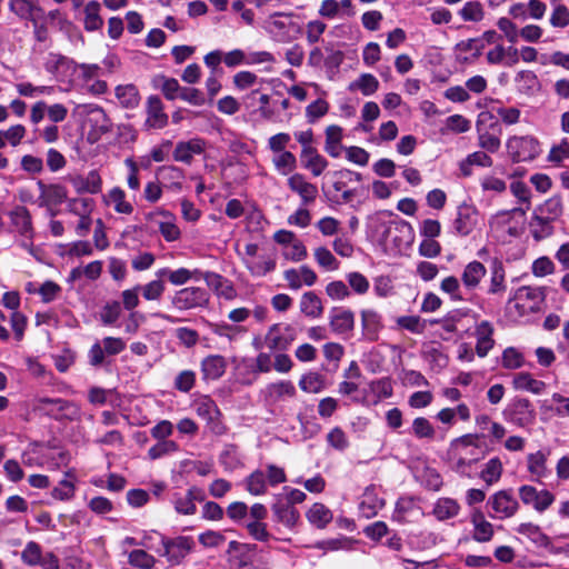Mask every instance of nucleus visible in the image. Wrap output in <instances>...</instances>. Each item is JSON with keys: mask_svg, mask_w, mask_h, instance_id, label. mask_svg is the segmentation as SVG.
Returning a JSON list of instances; mask_svg holds the SVG:
<instances>
[{"mask_svg": "<svg viewBox=\"0 0 569 569\" xmlns=\"http://www.w3.org/2000/svg\"><path fill=\"white\" fill-rule=\"evenodd\" d=\"M100 68L97 64H78L72 74L69 86L92 92L93 94H101L106 91L107 84L104 81L98 79Z\"/></svg>", "mask_w": 569, "mask_h": 569, "instance_id": "f257e3e1", "label": "nucleus"}, {"mask_svg": "<svg viewBox=\"0 0 569 569\" xmlns=\"http://www.w3.org/2000/svg\"><path fill=\"white\" fill-rule=\"evenodd\" d=\"M20 303L21 299L18 291H7L2 295L1 305L11 311L9 321L13 337L17 341H21L23 339L24 331L28 326L27 317L19 311Z\"/></svg>", "mask_w": 569, "mask_h": 569, "instance_id": "f03ea898", "label": "nucleus"}, {"mask_svg": "<svg viewBox=\"0 0 569 569\" xmlns=\"http://www.w3.org/2000/svg\"><path fill=\"white\" fill-rule=\"evenodd\" d=\"M76 61L61 53L49 52L43 60L44 70L58 82L69 84L76 70Z\"/></svg>", "mask_w": 569, "mask_h": 569, "instance_id": "7ed1b4c3", "label": "nucleus"}, {"mask_svg": "<svg viewBox=\"0 0 569 569\" xmlns=\"http://www.w3.org/2000/svg\"><path fill=\"white\" fill-rule=\"evenodd\" d=\"M507 150L515 162L532 160L540 152L538 140L531 136L509 138Z\"/></svg>", "mask_w": 569, "mask_h": 569, "instance_id": "20e7f679", "label": "nucleus"}, {"mask_svg": "<svg viewBox=\"0 0 569 569\" xmlns=\"http://www.w3.org/2000/svg\"><path fill=\"white\" fill-rule=\"evenodd\" d=\"M209 302L208 292L199 287H188L176 292L172 303L179 310L204 307Z\"/></svg>", "mask_w": 569, "mask_h": 569, "instance_id": "39448f33", "label": "nucleus"}, {"mask_svg": "<svg viewBox=\"0 0 569 569\" xmlns=\"http://www.w3.org/2000/svg\"><path fill=\"white\" fill-rule=\"evenodd\" d=\"M39 189V197L37 199V204L39 207H59L61 206L68 198L67 188L59 183H50L47 184L43 181L39 180L37 182Z\"/></svg>", "mask_w": 569, "mask_h": 569, "instance_id": "423d86ee", "label": "nucleus"}, {"mask_svg": "<svg viewBox=\"0 0 569 569\" xmlns=\"http://www.w3.org/2000/svg\"><path fill=\"white\" fill-rule=\"evenodd\" d=\"M519 497L525 505L532 506L538 512L547 510L555 501V496L548 490H537L532 486H521Z\"/></svg>", "mask_w": 569, "mask_h": 569, "instance_id": "0eeeda50", "label": "nucleus"}, {"mask_svg": "<svg viewBox=\"0 0 569 569\" xmlns=\"http://www.w3.org/2000/svg\"><path fill=\"white\" fill-rule=\"evenodd\" d=\"M488 505L491 506L499 519L511 518L519 509V502L510 490L496 492L489 498Z\"/></svg>", "mask_w": 569, "mask_h": 569, "instance_id": "6e6552de", "label": "nucleus"}, {"mask_svg": "<svg viewBox=\"0 0 569 569\" xmlns=\"http://www.w3.org/2000/svg\"><path fill=\"white\" fill-rule=\"evenodd\" d=\"M196 411L199 417L207 420L213 433L222 435L224 432L226 428L219 421L220 411L213 400L208 397L200 399L196 403Z\"/></svg>", "mask_w": 569, "mask_h": 569, "instance_id": "1a4fd4ad", "label": "nucleus"}, {"mask_svg": "<svg viewBox=\"0 0 569 569\" xmlns=\"http://www.w3.org/2000/svg\"><path fill=\"white\" fill-rule=\"evenodd\" d=\"M206 142L200 138H193L188 141H179L176 144L172 157L177 162L190 164L194 156H199L204 151Z\"/></svg>", "mask_w": 569, "mask_h": 569, "instance_id": "9d476101", "label": "nucleus"}, {"mask_svg": "<svg viewBox=\"0 0 569 569\" xmlns=\"http://www.w3.org/2000/svg\"><path fill=\"white\" fill-rule=\"evenodd\" d=\"M163 552L170 562H179L192 549L193 540L189 537H177L171 540L161 539Z\"/></svg>", "mask_w": 569, "mask_h": 569, "instance_id": "9b49d317", "label": "nucleus"}, {"mask_svg": "<svg viewBox=\"0 0 569 569\" xmlns=\"http://www.w3.org/2000/svg\"><path fill=\"white\" fill-rule=\"evenodd\" d=\"M204 491L198 487H191L184 495L177 493L173 499L174 509L181 515H194L197 511L196 501H203Z\"/></svg>", "mask_w": 569, "mask_h": 569, "instance_id": "f8f14e48", "label": "nucleus"}, {"mask_svg": "<svg viewBox=\"0 0 569 569\" xmlns=\"http://www.w3.org/2000/svg\"><path fill=\"white\" fill-rule=\"evenodd\" d=\"M68 180L78 193L94 194L101 190V178L96 170H91L87 174L69 176Z\"/></svg>", "mask_w": 569, "mask_h": 569, "instance_id": "ddd939ff", "label": "nucleus"}, {"mask_svg": "<svg viewBox=\"0 0 569 569\" xmlns=\"http://www.w3.org/2000/svg\"><path fill=\"white\" fill-rule=\"evenodd\" d=\"M329 326L337 335H347L353 330L355 313L349 309L333 308L329 317Z\"/></svg>", "mask_w": 569, "mask_h": 569, "instance_id": "4468645a", "label": "nucleus"}, {"mask_svg": "<svg viewBox=\"0 0 569 569\" xmlns=\"http://www.w3.org/2000/svg\"><path fill=\"white\" fill-rule=\"evenodd\" d=\"M478 211L473 206L462 203L458 207L455 230L460 236H468L477 224Z\"/></svg>", "mask_w": 569, "mask_h": 569, "instance_id": "2eb2a0df", "label": "nucleus"}, {"mask_svg": "<svg viewBox=\"0 0 569 569\" xmlns=\"http://www.w3.org/2000/svg\"><path fill=\"white\" fill-rule=\"evenodd\" d=\"M201 276L208 287L212 289L217 296L227 300H232L237 297V291L231 281L223 278L222 276L210 271L201 273Z\"/></svg>", "mask_w": 569, "mask_h": 569, "instance_id": "dca6fc26", "label": "nucleus"}, {"mask_svg": "<svg viewBox=\"0 0 569 569\" xmlns=\"http://www.w3.org/2000/svg\"><path fill=\"white\" fill-rule=\"evenodd\" d=\"M289 188L298 193L302 203L309 204L315 202L318 196V189L315 184L308 182L301 173H295L288 179Z\"/></svg>", "mask_w": 569, "mask_h": 569, "instance_id": "f3484780", "label": "nucleus"}, {"mask_svg": "<svg viewBox=\"0 0 569 569\" xmlns=\"http://www.w3.org/2000/svg\"><path fill=\"white\" fill-rule=\"evenodd\" d=\"M42 409L49 408L50 412H60L61 417L76 419L80 416V408L68 400L60 398H42L39 400Z\"/></svg>", "mask_w": 569, "mask_h": 569, "instance_id": "a211bd4d", "label": "nucleus"}, {"mask_svg": "<svg viewBox=\"0 0 569 569\" xmlns=\"http://www.w3.org/2000/svg\"><path fill=\"white\" fill-rule=\"evenodd\" d=\"M9 9L20 19L30 20L34 23L41 12L39 0H9Z\"/></svg>", "mask_w": 569, "mask_h": 569, "instance_id": "6ab92c4d", "label": "nucleus"}, {"mask_svg": "<svg viewBox=\"0 0 569 569\" xmlns=\"http://www.w3.org/2000/svg\"><path fill=\"white\" fill-rule=\"evenodd\" d=\"M146 123L153 129H162L168 123V116L163 111V104L156 96H151L148 99V117Z\"/></svg>", "mask_w": 569, "mask_h": 569, "instance_id": "aec40b11", "label": "nucleus"}, {"mask_svg": "<svg viewBox=\"0 0 569 569\" xmlns=\"http://www.w3.org/2000/svg\"><path fill=\"white\" fill-rule=\"evenodd\" d=\"M476 337H477V345H476V351L479 357H485L488 355L489 350L493 347V327L489 321H481L476 327Z\"/></svg>", "mask_w": 569, "mask_h": 569, "instance_id": "412c9836", "label": "nucleus"}, {"mask_svg": "<svg viewBox=\"0 0 569 569\" xmlns=\"http://www.w3.org/2000/svg\"><path fill=\"white\" fill-rule=\"evenodd\" d=\"M300 158L303 167L310 170L315 177L320 176L328 167V161L316 148H302Z\"/></svg>", "mask_w": 569, "mask_h": 569, "instance_id": "4be33fe9", "label": "nucleus"}, {"mask_svg": "<svg viewBox=\"0 0 569 569\" xmlns=\"http://www.w3.org/2000/svg\"><path fill=\"white\" fill-rule=\"evenodd\" d=\"M506 271L502 262L496 259L490 268V280L488 286V295L501 296L506 292Z\"/></svg>", "mask_w": 569, "mask_h": 569, "instance_id": "5701e85b", "label": "nucleus"}, {"mask_svg": "<svg viewBox=\"0 0 569 569\" xmlns=\"http://www.w3.org/2000/svg\"><path fill=\"white\" fill-rule=\"evenodd\" d=\"M256 545L240 543L238 541H230L227 553L228 561L232 569H242L247 566L246 553L253 551Z\"/></svg>", "mask_w": 569, "mask_h": 569, "instance_id": "b1692460", "label": "nucleus"}, {"mask_svg": "<svg viewBox=\"0 0 569 569\" xmlns=\"http://www.w3.org/2000/svg\"><path fill=\"white\" fill-rule=\"evenodd\" d=\"M487 269L479 261L469 262L461 274L462 283L468 289H475L479 286L482 278L486 276Z\"/></svg>", "mask_w": 569, "mask_h": 569, "instance_id": "393cba45", "label": "nucleus"}, {"mask_svg": "<svg viewBox=\"0 0 569 569\" xmlns=\"http://www.w3.org/2000/svg\"><path fill=\"white\" fill-rule=\"evenodd\" d=\"M9 217L19 233L29 237L32 232V221L29 210L23 206L13 208Z\"/></svg>", "mask_w": 569, "mask_h": 569, "instance_id": "a878e982", "label": "nucleus"}, {"mask_svg": "<svg viewBox=\"0 0 569 569\" xmlns=\"http://www.w3.org/2000/svg\"><path fill=\"white\" fill-rule=\"evenodd\" d=\"M471 522L473 525L472 538L478 542H487L491 540L493 536V526L486 520L481 511H476L471 516Z\"/></svg>", "mask_w": 569, "mask_h": 569, "instance_id": "bb28decb", "label": "nucleus"}, {"mask_svg": "<svg viewBox=\"0 0 569 569\" xmlns=\"http://www.w3.org/2000/svg\"><path fill=\"white\" fill-rule=\"evenodd\" d=\"M226 360L222 356H209L202 360L201 371L204 379L216 380L226 371Z\"/></svg>", "mask_w": 569, "mask_h": 569, "instance_id": "cd10ccee", "label": "nucleus"}, {"mask_svg": "<svg viewBox=\"0 0 569 569\" xmlns=\"http://www.w3.org/2000/svg\"><path fill=\"white\" fill-rule=\"evenodd\" d=\"M512 386L517 390H526L533 395H540L546 389V383L537 380L529 372H519L512 379Z\"/></svg>", "mask_w": 569, "mask_h": 569, "instance_id": "c85d7f7f", "label": "nucleus"}, {"mask_svg": "<svg viewBox=\"0 0 569 569\" xmlns=\"http://www.w3.org/2000/svg\"><path fill=\"white\" fill-rule=\"evenodd\" d=\"M551 220L545 216H541L537 212L533 213L530 220V231L535 240L540 241L545 238H548L553 232V227L551 224Z\"/></svg>", "mask_w": 569, "mask_h": 569, "instance_id": "c756f323", "label": "nucleus"}, {"mask_svg": "<svg viewBox=\"0 0 569 569\" xmlns=\"http://www.w3.org/2000/svg\"><path fill=\"white\" fill-rule=\"evenodd\" d=\"M460 511L459 503L451 498H439L435 503L432 513L439 521L456 517Z\"/></svg>", "mask_w": 569, "mask_h": 569, "instance_id": "7c9ffc66", "label": "nucleus"}, {"mask_svg": "<svg viewBox=\"0 0 569 569\" xmlns=\"http://www.w3.org/2000/svg\"><path fill=\"white\" fill-rule=\"evenodd\" d=\"M535 419V411L528 399H518L513 403L512 421L520 427L531 423Z\"/></svg>", "mask_w": 569, "mask_h": 569, "instance_id": "2f4dec72", "label": "nucleus"}, {"mask_svg": "<svg viewBox=\"0 0 569 569\" xmlns=\"http://www.w3.org/2000/svg\"><path fill=\"white\" fill-rule=\"evenodd\" d=\"M341 139H342L341 127L332 124L326 129L325 150L332 158H338L341 153V150H342Z\"/></svg>", "mask_w": 569, "mask_h": 569, "instance_id": "473e14b6", "label": "nucleus"}, {"mask_svg": "<svg viewBox=\"0 0 569 569\" xmlns=\"http://www.w3.org/2000/svg\"><path fill=\"white\" fill-rule=\"evenodd\" d=\"M79 109H81L83 112H86L89 118L88 122L94 123L96 126V133H102L106 132L109 128L108 119L104 113V111L96 106V104H83L79 106Z\"/></svg>", "mask_w": 569, "mask_h": 569, "instance_id": "72a5a7b5", "label": "nucleus"}, {"mask_svg": "<svg viewBox=\"0 0 569 569\" xmlns=\"http://www.w3.org/2000/svg\"><path fill=\"white\" fill-rule=\"evenodd\" d=\"M244 264L251 274L262 277L276 268V260L270 256H260L256 259H244Z\"/></svg>", "mask_w": 569, "mask_h": 569, "instance_id": "f704fd0d", "label": "nucleus"}, {"mask_svg": "<svg viewBox=\"0 0 569 569\" xmlns=\"http://www.w3.org/2000/svg\"><path fill=\"white\" fill-rule=\"evenodd\" d=\"M84 29L87 31H97L103 26V19L100 16V3L89 1L84 7Z\"/></svg>", "mask_w": 569, "mask_h": 569, "instance_id": "c9c22d12", "label": "nucleus"}, {"mask_svg": "<svg viewBox=\"0 0 569 569\" xmlns=\"http://www.w3.org/2000/svg\"><path fill=\"white\" fill-rule=\"evenodd\" d=\"M22 465L29 468L46 467L48 468V456L40 446H32L22 453Z\"/></svg>", "mask_w": 569, "mask_h": 569, "instance_id": "e433bc0d", "label": "nucleus"}, {"mask_svg": "<svg viewBox=\"0 0 569 569\" xmlns=\"http://www.w3.org/2000/svg\"><path fill=\"white\" fill-rule=\"evenodd\" d=\"M300 310L308 317L318 318L322 315L323 307L320 298L312 291L302 295Z\"/></svg>", "mask_w": 569, "mask_h": 569, "instance_id": "4c0bfd02", "label": "nucleus"}, {"mask_svg": "<svg viewBox=\"0 0 569 569\" xmlns=\"http://www.w3.org/2000/svg\"><path fill=\"white\" fill-rule=\"evenodd\" d=\"M535 212L547 217L551 221L557 220L563 212L562 200L559 196H552L542 204L538 206Z\"/></svg>", "mask_w": 569, "mask_h": 569, "instance_id": "58836bf2", "label": "nucleus"}, {"mask_svg": "<svg viewBox=\"0 0 569 569\" xmlns=\"http://www.w3.org/2000/svg\"><path fill=\"white\" fill-rule=\"evenodd\" d=\"M74 476L71 470L66 472V478L59 481L58 486L54 487L51 491V495L54 499L58 500H70L74 496L76 487H74Z\"/></svg>", "mask_w": 569, "mask_h": 569, "instance_id": "ea45409f", "label": "nucleus"}, {"mask_svg": "<svg viewBox=\"0 0 569 569\" xmlns=\"http://www.w3.org/2000/svg\"><path fill=\"white\" fill-rule=\"evenodd\" d=\"M379 88V81L371 73H362L357 80L352 81L349 91L360 90L363 96L373 94Z\"/></svg>", "mask_w": 569, "mask_h": 569, "instance_id": "a19ab883", "label": "nucleus"}, {"mask_svg": "<svg viewBox=\"0 0 569 569\" xmlns=\"http://www.w3.org/2000/svg\"><path fill=\"white\" fill-rule=\"evenodd\" d=\"M517 532L529 538L538 547H548L550 545L548 536H546L537 525L530 522L521 523L517 528Z\"/></svg>", "mask_w": 569, "mask_h": 569, "instance_id": "79ce46f5", "label": "nucleus"}, {"mask_svg": "<svg viewBox=\"0 0 569 569\" xmlns=\"http://www.w3.org/2000/svg\"><path fill=\"white\" fill-rule=\"evenodd\" d=\"M308 520L318 528H325L331 520V511L322 503H315L307 512Z\"/></svg>", "mask_w": 569, "mask_h": 569, "instance_id": "37998d69", "label": "nucleus"}, {"mask_svg": "<svg viewBox=\"0 0 569 569\" xmlns=\"http://www.w3.org/2000/svg\"><path fill=\"white\" fill-rule=\"evenodd\" d=\"M106 203L119 213H131L132 206L124 200V192L120 188L111 189L104 197Z\"/></svg>", "mask_w": 569, "mask_h": 569, "instance_id": "c03bdc74", "label": "nucleus"}, {"mask_svg": "<svg viewBox=\"0 0 569 569\" xmlns=\"http://www.w3.org/2000/svg\"><path fill=\"white\" fill-rule=\"evenodd\" d=\"M266 392L273 400H280L284 397L292 398L296 396V387L291 381H279L267 386Z\"/></svg>", "mask_w": 569, "mask_h": 569, "instance_id": "a18cd8bd", "label": "nucleus"}, {"mask_svg": "<svg viewBox=\"0 0 569 569\" xmlns=\"http://www.w3.org/2000/svg\"><path fill=\"white\" fill-rule=\"evenodd\" d=\"M515 299L531 301L532 302L531 308H535V307L538 308L539 305H541L546 299L545 289L523 286L517 290V292L515 295Z\"/></svg>", "mask_w": 569, "mask_h": 569, "instance_id": "49530a36", "label": "nucleus"}, {"mask_svg": "<svg viewBox=\"0 0 569 569\" xmlns=\"http://www.w3.org/2000/svg\"><path fill=\"white\" fill-rule=\"evenodd\" d=\"M458 13L466 22H479L485 18V9L476 0L466 2Z\"/></svg>", "mask_w": 569, "mask_h": 569, "instance_id": "de8ad7c7", "label": "nucleus"}, {"mask_svg": "<svg viewBox=\"0 0 569 569\" xmlns=\"http://www.w3.org/2000/svg\"><path fill=\"white\" fill-rule=\"evenodd\" d=\"M42 547L36 541H28L21 551V560L24 565L34 567L42 562Z\"/></svg>", "mask_w": 569, "mask_h": 569, "instance_id": "09e8293b", "label": "nucleus"}, {"mask_svg": "<svg viewBox=\"0 0 569 569\" xmlns=\"http://www.w3.org/2000/svg\"><path fill=\"white\" fill-rule=\"evenodd\" d=\"M273 512L278 520L288 527H292L299 519V512L290 503H277L273 506Z\"/></svg>", "mask_w": 569, "mask_h": 569, "instance_id": "8fccbe9b", "label": "nucleus"}, {"mask_svg": "<svg viewBox=\"0 0 569 569\" xmlns=\"http://www.w3.org/2000/svg\"><path fill=\"white\" fill-rule=\"evenodd\" d=\"M299 387L305 392L318 393L325 388V378L318 372H309L301 377Z\"/></svg>", "mask_w": 569, "mask_h": 569, "instance_id": "3c124183", "label": "nucleus"}, {"mask_svg": "<svg viewBox=\"0 0 569 569\" xmlns=\"http://www.w3.org/2000/svg\"><path fill=\"white\" fill-rule=\"evenodd\" d=\"M272 163L281 174L287 176L296 169L297 159L292 152L283 151L273 157Z\"/></svg>", "mask_w": 569, "mask_h": 569, "instance_id": "603ef678", "label": "nucleus"}, {"mask_svg": "<svg viewBox=\"0 0 569 569\" xmlns=\"http://www.w3.org/2000/svg\"><path fill=\"white\" fill-rule=\"evenodd\" d=\"M360 503V509L365 517L370 518L377 513V510L383 507V501L378 499L372 488H367Z\"/></svg>", "mask_w": 569, "mask_h": 569, "instance_id": "864d4df0", "label": "nucleus"}, {"mask_svg": "<svg viewBox=\"0 0 569 569\" xmlns=\"http://www.w3.org/2000/svg\"><path fill=\"white\" fill-rule=\"evenodd\" d=\"M201 274L198 270L190 271L186 268H180L174 271H169L168 269H161L158 272V277L168 276L170 282L176 286H180L189 281L191 278Z\"/></svg>", "mask_w": 569, "mask_h": 569, "instance_id": "5fc2aeb1", "label": "nucleus"}, {"mask_svg": "<svg viewBox=\"0 0 569 569\" xmlns=\"http://www.w3.org/2000/svg\"><path fill=\"white\" fill-rule=\"evenodd\" d=\"M502 473V463L499 458H492L487 463L480 473V478L487 483L492 485L497 482Z\"/></svg>", "mask_w": 569, "mask_h": 569, "instance_id": "6e6d98bb", "label": "nucleus"}, {"mask_svg": "<svg viewBox=\"0 0 569 569\" xmlns=\"http://www.w3.org/2000/svg\"><path fill=\"white\" fill-rule=\"evenodd\" d=\"M246 487L247 490L253 496L263 495L267 489L266 475L261 470L253 471L246 479Z\"/></svg>", "mask_w": 569, "mask_h": 569, "instance_id": "4d7b16f0", "label": "nucleus"}, {"mask_svg": "<svg viewBox=\"0 0 569 569\" xmlns=\"http://www.w3.org/2000/svg\"><path fill=\"white\" fill-rule=\"evenodd\" d=\"M219 461L228 471L239 468L241 466V461L238 457L237 447L233 445L226 446L220 453Z\"/></svg>", "mask_w": 569, "mask_h": 569, "instance_id": "13d9d810", "label": "nucleus"}, {"mask_svg": "<svg viewBox=\"0 0 569 569\" xmlns=\"http://www.w3.org/2000/svg\"><path fill=\"white\" fill-rule=\"evenodd\" d=\"M117 98L120 103L127 108H131L139 103V92L134 86H120L117 88Z\"/></svg>", "mask_w": 569, "mask_h": 569, "instance_id": "bf43d9fd", "label": "nucleus"}, {"mask_svg": "<svg viewBox=\"0 0 569 569\" xmlns=\"http://www.w3.org/2000/svg\"><path fill=\"white\" fill-rule=\"evenodd\" d=\"M266 343L272 350H283L288 348L290 340L280 335L279 325H273L266 335Z\"/></svg>", "mask_w": 569, "mask_h": 569, "instance_id": "052dcab7", "label": "nucleus"}, {"mask_svg": "<svg viewBox=\"0 0 569 569\" xmlns=\"http://www.w3.org/2000/svg\"><path fill=\"white\" fill-rule=\"evenodd\" d=\"M315 259L318 264L327 270H337L339 262L326 247H319L315 250Z\"/></svg>", "mask_w": 569, "mask_h": 569, "instance_id": "680f3d73", "label": "nucleus"}, {"mask_svg": "<svg viewBox=\"0 0 569 569\" xmlns=\"http://www.w3.org/2000/svg\"><path fill=\"white\" fill-rule=\"evenodd\" d=\"M398 325L412 333H422L426 329V320L418 316H403L397 320Z\"/></svg>", "mask_w": 569, "mask_h": 569, "instance_id": "e2e57ef3", "label": "nucleus"}, {"mask_svg": "<svg viewBox=\"0 0 569 569\" xmlns=\"http://www.w3.org/2000/svg\"><path fill=\"white\" fill-rule=\"evenodd\" d=\"M346 279L351 289L358 295H365L369 290L368 279L360 272L353 271L346 276Z\"/></svg>", "mask_w": 569, "mask_h": 569, "instance_id": "0e129e2a", "label": "nucleus"}, {"mask_svg": "<svg viewBox=\"0 0 569 569\" xmlns=\"http://www.w3.org/2000/svg\"><path fill=\"white\" fill-rule=\"evenodd\" d=\"M412 431L417 438L432 439L435 437V428L429 420L423 417H419L413 420Z\"/></svg>", "mask_w": 569, "mask_h": 569, "instance_id": "69168bd1", "label": "nucleus"}, {"mask_svg": "<svg viewBox=\"0 0 569 569\" xmlns=\"http://www.w3.org/2000/svg\"><path fill=\"white\" fill-rule=\"evenodd\" d=\"M178 450V446L172 440H163L157 442L153 447H151L148 451V456L150 459L156 460L161 458L164 455L170 452H174Z\"/></svg>", "mask_w": 569, "mask_h": 569, "instance_id": "338daca9", "label": "nucleus"}, {"mask_svg": "<svg viewBox=\"0 0 569 569\" xmlns=\"http://www.w3.org/2000/svg\"><path fill=\"white\" fill-rule=\"evenodd\" d=\"M328 109L329 104L326 100L318 99L313 101L306 108V116L308 121L311 123L315 122L319 118L323 117L328 112Z\"/></svg>", "mask_w": 569, "mask_h": 569, "instance_id": "774afa93", "label": "nucleus"}]
</instances>
